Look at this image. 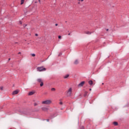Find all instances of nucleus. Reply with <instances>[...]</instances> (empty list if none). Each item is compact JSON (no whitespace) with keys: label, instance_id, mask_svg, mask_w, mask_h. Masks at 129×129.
I'll return each mask as SVG.
<instances>
[{"label":"nucleus","instance_id":"f257e3e1","mask_svg":"<svg viewBox=\"0 0 129 129\" xmlns=\"http://www.w3.org/2000/svg\"><path fill=\"white\" fill-rule=\"evenodd\" d=\"M51 103H52V101L50 100H47L42 102V104L49 105L51 104Z\"/></svg>","mask_w":129,"mask_h":129},{"label":"nucleus","instance_id":"f03ea898","mask_svg":"<svg viewBox=\"0 0 129 129\" xmlns=\"http://www.w3.org/2000/svg\"><path fill=\"white\" fill-rule=\"evenodd\" d=\"M37 71H39V72H41L42 71H46V68H44L43 67H38L37 68Z\"/></svg>","mask_w":129,"mask_h":129},{"label":"nucleus","instance_id":"7ed1b4c3","mask_svg":"<svg viewBox=\"0 0 129 129\" xmlns=\"http://www.w3.org/2000/svg\"><path fill=\"white\" fill-rule=\"evenodd\" d=\"M72 94V88H70L69 90L67 91V95L68 96H71V94Z\"/></svg>","mask_w":129,"mask_h":129},{"label":"nucleus","instance_id":"20e7f679","mask_svg":"<svg viewBox=\"0 0 129 129\" xmlns=\"http://www.w3.org/2000/svg\"><path fill=\"white\" fill-rule=\"evenodd\" d=\"M84 83H85V82L83 81L82 82H81L78 85V87H82V86H83V85H84Z\"/></svg>","mask_w":129,"mask_h":129},{"label":"nucleus","instance_id":"39448f33","mask_svg":"<svg viewBox=\"0 0 129 129\" xmlns=\"http://www.w3.org/2000/svg\"><path fill=\"white\" fill-rule=\"evenodd\" d=\"M19 93V90H17L14 91H13L12 95H15L16 94H18Z\"/></svg>","mask_w":129,"mask_h":129},{"label":"nucleus","instance_id":"423d86ee","mask_svg":"<svg viewBox=\"0 0 129 129\" xmlns=\"http://www.w3.org/2000/svg\"><path fill=\"white\" fill-rule=\"evenodd\" d=\"M41 109L43 111H48V108H47L46 107H43L41 108Z\"/></svg>","mask_w":129,"mask_h":129},{"label":"nucleus","instance_id":"0eeeda50","mask_svg":"<svg viewBox=\"0 0 129 129\" xmlns=\"http://www.w3.org/2000/svg\"><path fill=\"white\" fill-rule=\"evenodd\" d=\"M37 82H38V83H41V82H43V80H42V79H38L37 80Z\"/></svg>","mask_w":129,"mask_h":129},{"label":"nucleus","instance_id":"6e6552de","mask_svg":"<svg viewBox=\"0 0 129 129\" xmlns=\"http://www.w3.org/2000/svg\"><path fill=\"white\" fill-rule=\"evenodd\" d=\"M35 94V92H30L28 93V95L31 96Z\"/></svg>","mask_w":129,"mask_h":129},{"label":"nucleus","instance_id":"1a4fd4ad","mask_svg":"<svg viewBox=\"0 0 129 129\" xmlns=\"http://www.w3.org/2000/svg\"><path fill=\"white\" fill-rule=\"evenodd\" d=\"M79 63V61H78V59H76L75 62H74V64H75V65H77V64Z\"/></svg>","mask_w":129,"mask_h":129},{"label":"nucleus","instance_id":"9d476101","mask_svg":"<svg viewBox=\"0 0 129 129\" xmlns=\"http://www.w3.org/2000/svg\"><path fill=\"white\" fill-rule=\"evenodd\" d=\"M85 34H87V35H91L92 33L89 31H85Z\"/></svg>","mask_w":129,"mask_h":129},{"label":"nucleus","instance_id":"9b49d317","mask_svg":"<svg viewBox=\"0 0 129 129\" xmlns=\"http://www.w3.org/2000/svg\"><path fill=\"white\" fill-rule=\"evenodd\" d=\"M89 84H90V85H92L93 84V82L91 80L89 81Z\"/></svg>","mask_w":129,"mask_h":129},{"label":"nucleus","instance_id":"f8f14e48","mask_svg":"<svg viewBox=\"0 0 129 129\" xmlns=\"http://www.w3.org/2000/svg\"><path fill=\"white\" fill-rule=\"evenodd\" d=\"M113 124H114V125L117 126L118 125V123H117V122H113Z\"/></svg>","mask_w":129,"mask_h":129},{"label":"nucleus","instance_id":"ddd939ff","mask_svg":"<svg viewBox=\"0 0 129 129\" xmlns=\"http://www.w3.org/2000/svg\"><path fill=\"white\" fill-rule=\"evenodd\" d=\"M69 77V75H66V76H64L63 77V78H64V79H66L68 78Z\"/></svg>","mask_w":129,"mask_h":129},{"label":"nucleus","instance_id":"4468645a","mask_svg":"<svg viewBox=\"0 0 129 129\" xmlns=\"http://www.w3.org/2000/svg\"><path fill=\"white\" fill-rule=\"evenodd\" d=\"M40 85L41 87H42V86H43V85H44V83L43 81L40 83Z\"/></svg>","mask_w":129,"mask_h":129},{"label":"nucleus","instance_id":"2eb2a0df","mask_svg":"<svg viewBox=\"0 0 129 129\" xmlns=\"http://www.w3.org/2000/svg\"><path fill=\"white\" fill-rule=\"evenodd\" d=\"M25 3V0H21V5H23Z\"/></svg>","mask_w":129,"mask_h":129},{"label":"nucleus","instance_id":"dca6fc26","mask_svg":"<svg viewBox=\"0 0 129 129\" xmlns=\"http://www.w3.org/2000/svg\"><path fill=\"white\" fill-rule=\"evenodd\" d=\"M55 90H56V89L54 88H51V91H55Z\"/></svg>","mask_w":129,"mask_h":129},{"label":"nucleus","instance_id":"f3484780","mask_svg":"<svg viewBox=\"0 0 129 129\" xmlns=\"http://www.w3.org/2000/svg\"><path fill=\"white\" fill-rule=\"evenodd\" d=\"M31 56L32 57H35V56H36V54H35V53H32V54H31Z\"/></svg>","mask_w":129,"mask_h":129},{"label":"nucleus","instance_id":"a211bd4d","mask_svg":"<svg viewBox=\"0 0 129 129\" xmlns=\"http://www.w3.org/2000/svg\"><path fill=\"white\" fill-rule=\"evenodd\" d=\"M88 92L87 91L85 92L84 96H86L87 95Z\"/></svg>","mask_w":129,"mask_h":129},{"label":"nucleus","instance_id":"6ab92c4d","mask_svg":"<svg viewBox=\"0 0 129 129\" xmlns=\"http://www.w3.org/2000/svg\"><path fill=\"white\" fill-rule=\"evenodd\" d=\"M80 129H84V126H81Z\"/></svg>","mask_w":129,"mask_h":129},{"label":"nucleus","instance_id":"aec40b11","mask_svg":"<svg viewBox=\"0 0 129 129\" xmlns=\"http://www.w3.org/2000/svg\"><path fill=\"white\" fill-rule=\"evenodd\" d=\"M0 89H1V90H4V87H1Z\"/></svg>","mask_w":129,"mask_h":129},{"label":"nucleus","instance_id":"412c9836","mask_svg":"<svg viewBox=\"0 0 129 129\" xmlns=\"http://www.w3.org/2000/svg\"><path fill=\"white\" fill-rule=\"evenodd\" d=\"M38 105V104L37 103H34V106H37Z\"/></svg>","mask_w":129,"mask_h":129},{"label":"nucleus","instance_id":"4be33fe9","mask_svg":"<svg viewBox=\"0 0 129 129\" xmlns=\"http://www.w3.org/2000/svg\"><path fill=\"white\" fill-rule=\"evenodd\" d=\"M59 104H60V105H62V104H63V102H59Z\"/></svg>","mask_w":129,"mask_h":129},{"label":"nucleus","instance_id":"5701e85b","mask_svg":"<svg viewBox=\"0 0 129 129\" xmlns=\"http://www.w3.org/2000/svg\"><path fill=\"white\" fill-rule=\"evenodd\" d=\"M61 55H62V52L59 53V54H58V56H61Z\"/></svg>","mask_w":129,"mask_h":129},{"label":"nucleus","instance_id":"b1692460","mask_svg":"<svg viewBox=\"0 0 129 129\" xmlns=\"http://www.w3.org/2000/svg\"><path fill=\"white\" fill-rule=\"evenodd\" d=\"M24 28H26V27H27V25L26 24V25H24Z\"/></svg>","mask_w":129,"mask_h":129},{"label":"nucleus","instance_id":"393cba45","mask_svg":"<svg viewBox=\"0 0 129 129\" xmlns=\"http://www.w3.org/2000/svg\"><path fill=\"white\" fill-rule=\"evenodd\" d=\"M58 39H61V36H58Z\"/></svg>","mask_w":129,"mask_h":129},{"label":"nucleus","instance_id":"a878e982","mask_svg":"<svg viewBox=\"0 0 129 129\" xmlns=\"http://www.w3.org/2000/svg\"><path fill=\"white\" fill-rule=\"evenodd\" d=\"M20 25H22V22L20 21Z\"/></svg>","mask_w":129,"mask_h":129},{"label":"nucleus","instance_id":"bb28decb","mask_svg":"<svg viewBox=\"0 0 129 129\" xmlns=\"http://www.w3.org/2000/svg\"><path fill=\"white\" fill-rule=\"evenodd\" d=\"M39 3H41V0H38Z\"/></svg>","mask_w":129,"mask_h":129},{"label":"nucleus","instance_id":"cd10ccee","mask_svg":"<svg viewBox=\"0 0 129 129\" xmlns=\"http://www.w3.org/2000/svg\"><path fill=\"white\" fill-rule=\"evenodd\" d=\"M35 36H38V34H35Z\"/></svg>","mask_w":129,"mask_h":129},{"label":"nucleus","instance_id":"c85d7f7f","mask_svg":"<svg viewBox=\"0 0 129 129\" xmlns=\"http://www.w3.org/2000/svg\"><path fill=\"white\" fill-rule=\"evenodd\" d=\"M55 26H58V24H55Z\"/></svg>","mask_w":129,"mask_h":129},{"label":"nucleus","instance_id":"c756f323","mask_svg":"<svg viewBox=\"0 0 129 129\" xmlns=\"http://www.w3.org/2000/svg\"><path fill=\"white\" fill-rule=\"evenodd\" d=\"M47 121H49V119H46Z\"/></svg>","mask_w":129,"mask_h":129},{"label":"nucleus","instance_id":"7c9ffc66","mask_svg":"<svg viewBox=\"0 0 129 129\" xmlns=\"http://www.w3.org/2000/svg\"><path fill=\"white\" fill-rule=\"evenodd\" d=\"M84 0H81V2H83Z\"/></svg>","mask_w":129,"mask_h":129},{"label":"nucleus","instance_id":"2f4dec72","mask_svg":"<svg viewBox=\"0 0 129 129\" xmlns=\"http://www.w3.org/2000/svg\"><path fill=\"white\" fill-rule=\"evenodd\" d=\"M68 35H69V36H70V33H69V34H68Z\"/></svg>","mask_w":129,"mask_h":129},{"label":"nucleus","instance_id":"473e14b6","mask_svg":"<svg viewBox=\"0 0 129 129\" xmlns=\"http://www.w3.org/2000/svg\"><path fill=\"white\" fill-rule=\"evenodd\" d=\"M10 60H11V58H9V61H10Z\"/></svg>","mask_w":129,"mask_h":129},{"label":"nucleus","instance_id":"72a5a7b5","mask_svg":"<svg viewBox=\"0 0 129 129\" xmlns=\"http://www.w3.org/2000/svg\"><path fill=\"white\" fill-rule=\"evenodd\" d=\"M89 90H90V91H91V89H90Z\"/></svg>","mask_w":129,"mask_h":129},{"label":"nucleus","instance_id":"f704fd0d","mask_svg":"<svg viewBox=\"0 0 129 129\" xmlns=\"http://www.w3.org/2000/svg\"><path fill=\"white\" fill-rule=\"evenodd\" d=\"M106 31H108V29H106Z\"/></svg>","mask_w":129,"mask_h":129},{"label":"nucleus","instance_id":"c9c22d12","mask_svg":"<svg viewBox=\"0 0 129 129\" xmlns=\"http://www.w3.org/2000/svg\"><path fill=\"white\" fill-rule=\"evenodd\" d=\"M18 54H21V52H19Z\"/></svg>","mask_w":129,"mask_h":129},{"label":"nucleus","instance_id":"e433bc0d","mask_svg":"<svg viewBox=\"0 0 129 129\" xmlns=\"http://www.w3.org/2000/svg\"><path fill=\"white\" fill-rule=\"evenodd\" d=\"M102 85H103V84H104V83H102Z\"/></svg>","mask_w":129,"mask_h":129},{"label":"nucleus","instance_id":"4c0bfd02","mask_svg":"<svg viewBox=\"0 0 129 129\" xmlns=\"http://www.w3.org/2000/svg\"><path fill=\"white\" fill-rule=\"evenodd\" d=\"M78 1H80L81 0H78Z\"/></svg>","mask_w":129,"mask_h":129}]
</instances>
